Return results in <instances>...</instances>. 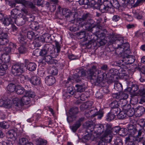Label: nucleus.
Segmentation results:
<instances>
[{
	"label": "nucleus",
	"mask_w": 145,
	"mask_h": 145,
	"mask_svg": "<svg viewBox=\"0 0 145 145\" xmlns=\"http://www.w3.org/2000/svg\"><path fill=\"white\" fill-rule=\"evenodd\" d=\"M25 65L22 63L16 64L13 65L12 67V72L15 75H19L24 71L25 69H28L30 71H33L36 69V65L34 62L29 63L27 59L25 60Z\"/></svg>",
	"instance_id": "obj_1"
},
{
	"label": "nucleus",
	"mask_w": 145,
	"mask_h": 145,
	"mask_svg": "<svg viewBox=\"0 0 145 145\" xmlns=\"http://www.w3.org/2000/svg\"><path fill=\"white\" fill-rule=\"evenodd\" d=\"M95 69L96 67L93 66L91 69L88 70L87 71V77L94 83L97 82L100 83L102 82L103 79V72L101 70H98V74L97 76H96V74L94 72L93 70V69Z\"/></svg>",
	"instance_id": "obj_2"
},
{
	"label": "nucleus",
	"mask_w": 145,
	"mask_h": 145,
	"mask_svg": "<svg viewBox=\"0 0 145 145\" xmlns=\"http://www.w3.org/2000/svg\"><path fill=\"white\" fill-rule=\"evenodd\" d=\"M12 101L13 104L18 108H21L24 105H27L29 104L30 102V99L25 94L21 99L17 97L12 99Z\"/></svg>",
	"instance_id": "obj_3"
},
{
	"label": "nucleus",
	"mask_w": 145,
	"mask_h": 145,
	"mask_svg": "<svg viewBox=\"0 0 145 145\" xmlns=\"http://www.w3.org/2000/svg\"><path fill=\"white\" fill-rule=\"evenodd\" d=\"M88 18V14H84L82 18H80V21L82 22H84L82 23V24H83V25H86V29L88 30V31H90L91 32L92 31V29L95 27L94 24L93 23V21L91 20H89L87 23H85L84 21Z\"/></svg>",
	"instance_id": "obj_4"
},
{
	"label": "nucleus",
	"mask_w": 145,
	"mask_h": 145,
	"mask_svg": "<svg viewBox=\"0 0 145 145\" xmlns=\"http://www.w3.org/2000/svg\"><path fill=\"white\" fill-rule=\"evenodd\" d=\"M104 126L102 124H97L95 125L94 128L95 131L94 134L96 135L94 136H96V137H101L103 135L105 132H104Z\"/></svg>",
	"instance_id": "obj_5"
},
{
	"label": "nucleus",
	"mask_w": 145,
	"mask_h": 145,
	"mask_svg": "<svg viewBox=\"0 0 145 145\" xmlns=\"http://www.w3.org/2000/svg\"><path fill=\"white\" fill-rule=\"evenodd\" d=\"M112 96L114 98H116L120 102H121V100H126L128 97V94L126 93L120 92L119 93H115L112 94Z\"/></svg>",
	"instance_id": "obj_6"
},
{
	"label": "nucleus",
	"mask_w": 145,
	"mask_h": 145,
	"mask_svg": "<svg viewBox=\"0 0 145 145\" xmlns=\"http://www.w3.org/2000/svg\"><path fill=\"white\" fill-rule=\"evenodd\" d=\"M17 3H20L26 7H29L32 8H34L35 6L32 3L25 1L24 0H14Z\"/></svg>",
	"instance_id": "obj_7"
},
{
	"label": "nucleus",
	"mask_w": 145,
	"mask_h": 145,
	"mask_svg": "<svg viewBox=\"0 0 145 145\" xmlns=\"http://www.w3.org/2000/svg\"><path fill=\"white\" fill-rule=\"evenodd\" d=\"M52 47V46L51 44H46L44 48L42 49L39 52L40 55L42 56H45L48 52L49 50H50Z\"/></svg>",
	"instance_id": "obj_8"
},
{
	"label": "nucleus",
	"mask_w": 145,
	"mask_h": 145,
	"mask_svg": "<svg viewBox=\"0 0 145 145\" xmlns=\"http://www.w3.org/2000/svg\"><path fill=\"white\" fill-rule=\"evenodd\" d=\"M29 81H30L32 84L34 85H39L40 82V78L37 76H33L31 78H29Z\"/></svg>",
	"instance_id": "obj_9"
},
{
	"label": "nucleus",
	"mask_w": 145,
	"mask_h": 145,
	"mask_svg": "<svg viewBox=\"0 0 145 145\" xmlns=\"http://www.w3.org/2000/svg\"><path fill=\"white\" fill-rule=\"evenodd\" d=\"M135 61V59L134 57L130 56H128L124 57L123 59L121 60L122 62H124L125 63L128 64H131L134 62Z\"/></svg>",
	"instance_id": "obj_10"
},
{
	"label": "nucleus",
	"mask_w": 145,
	"mask_h": 145,
	"mask_svg": "<svg viewBox=\"0 0 145 145\" xmlns=\"http://www.w3.org/2000/svg\"><path fill=\"white\" fill-rule=\"evenodd\" d=\"M45 82L48 85H52L55 82L54 77L52 76H46L45 78Z\"/></svg>",
	"instance_id": "obj_11"
},
{
	"label": "nucleus",
	"mask_w": 145,
	"mask_h": 145,
	"mask_svg": "<svg viewBox=\"0 0 145 145\" xmlns=\"http://www.w3.org/2000/svg\"><path fill=\"white\" fill-rule=\"evenodd\" d=\"M7 34L6 33H2L0 34V42L2 44H5L7 42Z\"/></svg>",
	"instance_id": "obj_12"
},
{
	"label": "nucleus",
	"mask_w": 145,
	"mask_h": 145,
	"mask_svg": "<svg viewBox=\"0 0 145 145\" xmlns=\"http://www.w3.org/2000/svg\"><path fill=\"white\" fill-rule=\"evenodd\" d=\"M135 114L138 116H141L145 111L144 108L142 106H140L135 108L134 110Z\"/></svg>",
	"instance_id": "obj_13"
},
{
	"label": "nucleus",
	"mask_w": 145,
	"mask_h": 145,
	"mask_svg": "<svg viewBox=\"0 0 145 145\" xmlns=\"http://www.w3.org/2000/svg\"><path fill=\"white\" fill-rule=\"evenodd\" d=\"M111 132L110 130L107 129L105 131L103 137L104 138H106L108 142L110 143L111 141L112 135H111Z\"/></svg>",
	"instance_id": "obj_14"
},
{
	"label": "nucleus",
	"mask_w": 145,
	"mask_h": 145,
	"mask_svg": "<svg viewBox=\"0 0 145 145\" xmlns=\"http://www.w3.org/2000/svg\"><path fill=\"white\" fill-rule=\"evenodd\" d=\"M84 118H80L76 123L71 127V129L72 131L74 132L81 125V122L83 120Z\"/></svg>",
	"instance_id": "obj_15"
},
{
	"label": "nucleus",
	"mask_w": 145,
	"mask_h": 145,
	"mask_svg": "<svg viewBox=\"0 0 145 145\" xmlns=\"http://www.w3.org/2000/svg\"><path fill=\"white\" fill-rule=\"evenodd\" d=\"M12 103V99H10L8 98L5 101L3 100L2 99H0V106H5L10 105V104L11 103Z\"/></svg>",
	"instance_id": "obj_16"
},
{
	"label": "nucleus",
	"mask_w": 145,
	"mask_h": 145,
	"mask_svg": "<svg viewBox=\"0 0 145 145\" xmlns=\"http://www.w3.org/2000/svg\"><path fill=\"white\" fill-rule=\"evenodd\" d=\"M7 136L8 137L13 139L15 140L16 137L17 136V134L15 131L13 129H12L9 131L7 133Z\"/></svg>",
	"instance_id": "obj_17"
},
{
	"label": "nucleus",
	"mask_w": 145,
	"mask_h": 145,
	"mask_svg": "<svg viewBox=\"0 0 145 145\" xmlns=\"http://www.w3.org/2000/svg\"><path fill=\"white\" fill-rule=\"evenodd\" d=\"M16 86L15 85L12 83H10L7 87V90L9 92L11 93L15 91Z\"/></svg>",
	"instance_id": "obj_18"
},
{
	"label": "nucleus",
	"mask_w": 145,
	"mask_h": 145,
	"mask_svg": "<svg viewBox=\"0 0 145 145\" xmlns=\"http://www.w3.org/2000/svg\"><path fill=\"white\" fill-rule=\"evenodd\" d=\"M98 7L97 9L99 8L100 10L102 13L105 12L107 11V10L109 9V7H106L105 5L102 4L101 5L99 4L98 5Z\"/></svg>",
	"instance_id": "obj_19"
},
{
	"label": "nucleus",
	"mask_w": 145,
	"mask_h": 145,
	"mask_svg": "<svg viewBox=\"0 0 145 145\" xmlns=\"http://www.w3.org/2000/svg\"><path fill=\"white\" fill-rule=\"evenodd\" d=\"M138 89V87L137 86H134L133 87H132V91L131 92V93L133 95L135 96H138L140 95V94H138L136 95V94L139 93H140V91L141 90H139L138 91H137Z\"/></svg>",
	"instance_id": "obj_20"
},
{
	"label": "nucleus",
	"mask_w": 145,
	"mask_h": 145,
	"mask_svg": "<svg viewBox=\"0 0 145 145\" xmlns=\"http://www.w3.org/2000/svg\"><path fill=\"white\" fill-rule=\"evenodd\" d=\"M15 91L18 94H22L25 91L24 88L20 86H16Z\"/></svg>",
	"instance_id": "obj_21"
},
{
	"label": "nucleus",
	"mask_w": 145,
	"mask_h": 145,
	"mask_svg": "<svg viewBox=\"0 0 145 145\" xmlns=\"http://www.w3.org/2000/svg\"><path fill=\"white\" fill-rule=\"evenodd\" d=\"M2 59L1 60L2 61V62L7 63L8 62L10 61L9 56L8 55L3 54L1 56Z\"/></svg>",
	"instance_id": "obj_22"
},
{
	"label": "nucleus",
	"mask_w": 145,
	"mask_h": 145,
	"mask_svg": "<svg viewBox=\"0 0 145 145\" xmlns=\"http://www.w3.org/2000/svg\"><path fill=\"white\" fill-rule=\"evenodd\" d=\"M116 114H113L112 112L108 113L106 115V119L108 121H110L114 120L116 117Z\"/></svg>",
	"instance_id": "obj_23"
},
{
	"label": "nucleus",
	"mask_w": 145,
	"mask_h": 145,
	"mask_svg": "<svg viewBox=\"0 0 145 145\" xmlns=\"http://www.w3.org/2000/svg\"><path fill=\"white\" fill-rule=\"evenodd\" d=\"M100 138V140L98 142L97 145H105V143L107 142V139L106 138H104L103 136V135L101 137H99Z\"/></svg>",
	"instance_id": "obj_24"
},
{
	"label": "nucleus",
	"mask_w": 145,
	"mask_h": 145,
	"mask_svg": "<svg viewBox=\"0 0 145 145\" xmlns=\"http://www.w3.org/2000/svg\"><path fill=\"white\" fill-rule=\"evenodd\" d=\"M71 12L70 10L68 9L64 8L62 10V14L65 17H67L69 16Z\"/></svg>",
	"instance_id": "obj_25"
},
{
	"label": "nucleus",
	"mask_w": 145,
	"mask_h": 145,
	"mask_svg": "<svg viewBox=\"0 0 145 145\" xmlns=\"http://www.w3.org/2000/svg\"><path fill=\"white\" fill-rule=\"evenodd\" d=\"M18 79H20L21 82L24 83L26 81H29V78L27 76H24L21 74L18 77Z\"/></svg>",
	"instance_id": "obj_26"
},
{
	"label": "nucleus",
	"mask_w": 145,
	"mask_h": 145,
	"mask_svg": "<svg viewBox=\"0 0 145 145\" xmlns=\"http://www.w3.org/2000/svg\"><path fill=\"white\" fill-rule=\"evenodd\" d=\"M3 23L6 26L12 23L11 18L9 17H5L3 20Z\"/></svg>",
	"instance_id": "obj_27"
},
{
	"label": "nucleus",
	"mask_w": 145,
	"mask_h": 145,
	"mask_svg": "<svg viewBox=\"0 0 145 145\" xmlns=\"http://www.w3.org/2000/svg\"><path fill=\"white\" fill-rule=\"evenodd\" d=\"M47 143L46 141L41 138L38 139L36 142L37 145H46Z\"/></svg>",
	"instance_id": "obj_28"
},
{
	"label": "nucleus",
	"mask_w": 145,
	"mask_h": 145,
	"mask_svg": "<svg viewBox=\"0 0 145 145\" xmlns=\"http://www.w3.org/2000/svg\"><path fill=\"white\" fill-rule=\"evenodd\" d=\"M49 72L53 75H56L57 74L58 70L56 67H53L49 70Z\"/></svg>",
	"instance_id": "obj_29"
},
{
	"label": "nucleus",
	"mask_w": 145,
	"mask_h": 145,
	"mask_svg": "<svg viewBox=\"0 0 145 145\" xmlns=\"http://www.w3.org/2000/svg\"><path fill=\"white\" fill-rule=\"evenodd\" d=\"M27 20V18L25 16H24L22 18L18 19L17 21L19 22L20 25H22L25 24V22Z\"/></svg>",
	"instance_id": "obj_30"
},
{
	"label": "nucleus",
	"mask_w": 145,
	"mask_h": 145,
	"mask_svg": "<svg viewBox=\"0 0 145 145\" xmlns=\"http://www.w3.org/2000/svg\"><path fill=\"white\" fill-rule=\"evenodd\" d=\"M126 116V113L123 111H122L119 112L118 114V117L119 119H123L125 118Z\"/></svg>",
	"instance_id": "obj_31"
},
{
	"label": "nucleus",
	"mask_w": 145,
	"mask_h": 145,
	"mask_svg": "<svg viewBox=\"0 0 145 145\" xmlns=\"http://www.w3.org/2000/svg\"><path fill=\"white\" fill-rule=\"evenodd\" d=\"M67 91L70 94L72 95L74 94L75 92V88L73 86H70L67 88Z\"/></svg>",
	"instance_id": "obj_32"
},
{
	"label": "nucleus",
	"mask_w": 145,
	"mask_h": 145,
	"mask_svg": "<svg viewBox=\"0 0 145 145\" xmlns=\"http://www.w3.org/2000/svg\"><path fill=\"white\" fill-rule=\"evenodd\" d=\"M134 109L133 108H130L126 112V115L129 117L132 116L134 114H135Z\"/></svg>",
	"instance_id": "obj_33"
},
{
	"label": "nucleus",
	"mask_w": 145,
	"mask_h": 145,
	"mask_svg": "<svg viewBox=\"0 0 145 145\" xmlns=\"http://www.w3.org/2000/svg\"><path fill=\"white\" fill-rule=\"evenodd\" d=\"M92 105V102L91 101H88L86 102L84 104L82 105V107L85 109H87L90 108Z\"/></svg>",
	"instance_id": "obj_34"
},
{
	"label": "nucleus",
	"mask_w": 145,
	"mask_h": 145,
	"mask_svg": "<svg viewBox=\"0 0 145 145\" xmlns=\"http://www.w3.org/2000/svg\"><path fill=\"white\" fill-rule=\"evenodd\" d=\"M78 112V109L77 107L71 108L69 110V114L71 115L75 114Z\"/></svg>",
	"instance_id": "obj_35"
},
{
	"label": "nucleus",
	"mask_w": 145,
	"mask_h": 145,
	"mask_svg": "<svg viewBox=\"0 0 145 145\" xmlns=\"http://www.w3.org/2000/svg\"><path fill=\"white\" fill-rule=\"evenodd\" d=\"M87 5H89L91 7H94L95 8H97V5H99V4L97 3L94 0H92L89 2Z\"/></svg>",
	"instance_id": "obj_36"
},
{
	"label": "nucleus",
	"mask_w": 145,
	"mask_h": 145,
	"mask_svg": "<svg viewBox=\"0 0 145 145\" xmlns=\"http://www.w3.org/2000/svg\"><path fill=\"white\" fill-rule=\"evenodd\" d=\"M18 11V10L17 9H13L11 12V17L14 18V21H15V22L16 21H15V19L16 17V15L17 14Z\"/></svg>",
	"instance_id": "obj_37"
},
{
	"label": "nucleus",
	"mask_w": 145,
	"mask_h": 145,
	"mask_svg": "<svg viewBox=\"0 0 145 145\" xmlns=\"http://www.w3.org/2000/svg\"><path fill=\"white\" fill-rule=\"evenodd\" d=\"M97 110L95 108L93 107L90 110L89 114L91 116H94L97 114Z\"/></svg>",
	"instance_id": "obj_38"
},
{
	"label": "nucleus",
	"mask_w": 145,
	"mask_h": 145,
	"mask_svg": "<svg viewBox=\"0 0 145 145\" xmlns=\"http://www.w3.org/2000/svg\"><path fill=\"white\" fill-rule=\"evenodd\" d=\"M110 106L111 108H114L120 106V105L117 101H114L110 103Z\"/></svg>",
	"instance_id": "obj_39"
},
{
	"label": "nucleus",
	"mask_w": 145,
	"mask_h": 145,
	"mask_svg": "<svg viewBox=\"0 0 145 145\" xmlns=\"http://www.w3.org/2000/svg\"><path fill=\"white\" fill-rule=\"evenodd\" d=\"M94 137L91 134L89 133L84 137V138L86 140H90L91 141L93 139Z\"/></svg>",
	"instance_id": "obj_40"
},
{
	"label": "nucleus",
	"mask_w": 145,
	"mask_h": 145,
	"mask_svg": "<svg viewBox=\"0 0 145 145\" xmlns=\"http://www.w3.org/2000/svg\"><path fill=\"white\" fill-rule=\"evenodd\" d=\"M27 141V139L25 138H22L19 139V143L21 145H25Z\"/></svg>",
	"instance_id": "obj_41"
},
{
	"label": "nucleus",
	"mask_w": 145,
	"mask_h": 145,
	"mask_svg": "<svg viewBox=\"0 0 145 145\" xmlns=\"http://www.w3.org/2000/svg\"><path fill=\"white\" fill-rule=\"evenodd\" d=\"M75 86L77 88L76 91L78 92H81L85 90L84 88L81 85L77 84Z\"/></svg>",
	"instance_id": "obj_42"
},
{
	"label": "nucleus",
	"mask_w": 145,
	"mask_h": 145,
	"mask_svg": "<svg viewBox=\"0 0 145 145\" xmlns=\"http://www.w3.org/2000/svg\"><path fill=\"white\" fill-rule=\"evenodd\" d=\"M25 94L29 98H34L35 96V93L33 92L29 91H25Z\"/></svg>",
	"instance_id": "obj_43"
},
{
	"label": "nucleus",
	"mask_w": 145,
	"mask_h": 145,
	"mask_svg": "<svg viewBox=\"0 0 145 145\" xmlns=\"http://www.w3.org/2000/svg\"><path fill=\"white\" fill-rule=\"evenodd\" d=\"M120 109L118 107H117L111 108V112H112L113 114H116V115H117L118 112L120 111Z\"/></svg>",
	"instance_id": "obj_44"
},
{
	"label": "nucleus",
	"mask_w": 145,
	"mask_h": 145,
	"mask_svg": "<svg viewBox=\"0 0 145 145\" xmlns=\"http://www.w3.org/2000/svg\"><path fill=\"white\" fill-rule=\"evenodd\" d=\"M114 88L118 91H120L122 90V85L120 83H118L115 84Z\"/></svg>",
	"instance_id": "obj_45"
},
{
	"label": "nucleus",
	"mask_w": 145,
	"mask_h": 145,
	"mask_svg": "<svg viewBox=\"0 0 145 145\" xmlns=\"http://www.w3.org/2000/svg\"><path fill=\"white\" fill-rule=\"evenodd\" d=\"M135 0H122L123 2H122V3L123 5H126L128 3L131 4H133L135 2Z\"/></svg>",
	"instance_id": "obj_46"
},
{
	"label": "nucleus",
	"mask_w": 145,
	"mask_h": 145,
	"mask_svg": "<svg viewBox=\"0 0 145 145\" xmlns=\"http://www.w3.org/2000/svg\"><path fill=\"white\" fill-rule=\"evenodd\" d=\"M18 50L20 53H24L26 52V49L24 46H20Z\"/></svg>",
	"instance_id": "obj_47"
},
{
	"label": "nucleus",
	"mask_w": 145,
	"mask_h": 145,
	"mask_svg": "<svg viewBox=\"0 0 145 145\" xmlns=\"http://www.w3.org/2000/svg\"><path fill=\"white\" fill-rule=\"evenodd\" d=\"M1 49L3 50H1V51H2L3 52H5L7 53H9L11 50V49L9 47H5L4 45H3V48H2Z\"/></svg>",
	"instance_id": "obj_48"
},
{
	"label": "nucleus",
	"mask_w": 145,
	"mask_h": 145,
	"mask_svg": "<svg viewBox=\"0 0 145 145\" xmlns=\"http://www.w3.org/2000/svg\"><path fill=\"white\" fill-rule=\"evenodd\" d=\"M2 65H0V75H2V74H1V71L7 69L8 68V66L7 65L5 64H2Z\"/></svg>",
	"instance_id": "obj_49"
},
{
	"label": "nucleus",
	"mask_w": 145,
	"mask_h": 145,
	"mask_svg": "<svg viewBox=\"0 0 145 145\" xmlns=\"http://www.w3.org/2000/svg\"><path fill=\"white\" fill-rule=\"evenodd\" d=\"M34 35V33L32 31H29L27 34V38L30 39H32Z\"/></svg>",
	"instance_id": "obj_50"
},
{
	"label": "nucleus",
	"mask_w": 145,
	"mask_h": 145,
	"mask_svg": "<svg viewBox=\"0 0 145 145\" xmlns=\"http://www.w3.org/2000/svg\"><path fill=\"white\" fill-rule=\"evenodd\" d=\"M32 24V27L33 29L35 30H37L39 29V24L37 22H33Z\"/></svg>",
	"instance_id": "obj_51"
},
{
	"label": "nucleus",
	"mask_w": 145,
	"mask_h": 145,
	"mask_svg": "<svg viewBox=\"0 0 145 145\" xmlns=\"http://www.w3.org/2000/svg\"><path fill=\"white\" fill-rule=\"evenodd\" d=\"M73 78L77 82H79L81 80L80 77H79V75L77 74H75Z\"/></svg>",
	"instance_id": "obj_52"
},
{
	"label": "nucleus",
	"mask_w": 145,
	"mask_h": 145,
	"mask_svg": "<svg viewBox=\"0 0 145 145\" xmlns=\"http://www.w3.org/2000/svg\"><path fill=\"white\" fill-rule=\"evenodd\" d=\"M134 16L137 19H140L142 18V16L140 13H138L135 12H134Z\"/></svg>",
	"instance_id": "obj_53"
},
{
	"label": "nucleus",
	"mask_w": 145,
	"mask_h": 145,
	"mask_svg": "<svg viewBox=\"0 0 145 145\" xmlns=\"http://www.w3.org/2000/svg\"><path fill=\"white\" fill-rule=\"evenodd\" d=\"M118 102H119V104L120 105V107H121L122 108L124 106L128 104L127 103L126 100L121 101V102H120V101H118Z\"/></svg>",
	"instance_id": "obj_54"
},
{
	"label": "nucleus",
	"mask_w": 145,
	"mask_h": 145,
	"mask_svg": "<svg viewBox=\"0 0 145 145\" xmlns=\"http://www.w3.org/2000/svg\"><path fill=\"white\" fill-rule=\"evenodd\" d=\"M79 3L80 5H87L88 3V0H79Z\"/></svg>",
	"instance_id": "obj_55"
},
{
	"label": "nucleus",
	"mask_w": 145,
	"mask_h": 145,
	"mask_svg": "<svg viewBox=\"0 0 145 145\" xmlns=\"http://www.w3.org/2000/svg\"><path fill=\"white\" fill-rule=\"evenodd\" d=\"M45 35H42L40 36L38 38V39L40 41L42 42H44L45 41Z\"/></svg>",
	"instance_id": "obj_56"
},
{
	"label": "nucleus",
	"mask_w": 145,
	"mask_h": 145,
	"mask_svg": "<svg viewBox=\"0 0 145 145\" xmlns=\"http://www.w3.org/2000/svg\"><path fill=\"white\" fill-rule=\"evenodd\" d=\"M35 3H36L38 5H41L44 2V0H34Z\"/></svg>",
	"instance_id": "obj_57"
},
{
	"label": "nucleus",
	"mask_w": 145,
	"mask_h": 145,
	"mask_svg": "<svg viewBox=\"0 0 145 145\" xmlns=\"http://www.w3.org/2000/svg\"><path fill=\"white\" fill-rule=\"evenodd\" d=\"M78 35L80 36L79 37L81 39L83 38H85L86 37V33L84 31H82L79 32L78 33Z\"/></svg>",
	"instance_id": "obj_58"
},
{
	"label": "nucleus",
	"mask_w": 145,
	"mask_h": 145,
	"mask_svg": "<svg viewBox=\"0 0 145 145\" xmlns=\"http://www.w3.org/2000/svg\"><path fill=\"white\" fill-rule=\"evenodd\" d=\"M130 105L129 104H127L124 106L122 108L123 111L125 112L130 108Z\"/></svg>",
	"instance_id": "obj_59"
},
{
	"label": "nucleus",
	"mask_w": 145,
	"mask_h": 145,
	"mask_svg": "<svg viewBox=\"0 0 145 145\" xmlns=\"http://www.w3.org/2000/svg\"><path fill=\"white\" fill-rule=\"evenodd\" d=\"M52 59V57L49 55L45 56L43 58V59L46 62H49Z\"/></svg>",
	"instance_id": "obj_60"
},
{
	"label": "nucleus",
	"mask_w": 145,
	"mask_h": 145,
	"mask_svg": "<svg viewBox=\"0 0 145 145\" xmlns=\"http://www.w3.org/2000/svg\"><path fill=\"white\" fill-rule=\"evenodd\" d=\"M120 19V17L119 16L117 15H114L112 18V20L114 21L117 22Z\"/></svg>",
	"instance_id": "obj_61"
},
{
	"label": "nucleus",
	"mask_w": 145,
	"mask_h": 145,
	"mask_svg": "<svg viewBox=\"0 0 145 145\" xmlns=\"http://www.w3.org/2000/svg\"><path fill=\"white\" fill-rule=\"evenodd\" d=\"M120 127L118 126H116L114 127L112 129V132H115L116 133L118 132L119 131H120Z\"/></svg>",
	"instance_id": "obj_62"
},
{
	"label": "nucleus",
	"mask_w": 145,
	"mask_h": 145,
	"mask_svg": "<svg viewBox=\"0 0 145 145\" xmlns=\"http://www.w3.org/2000/svg\"><path fill=\"white\" fill-rule=\"evenodd\" d=\"M97 115H98V118L99 119H101L103 116V113L101 111H99V112H97Z\"/></svg>",
	"instance_id": "obj_63"
},
{
	"label": "nucleus",
	"mask_w": 145,
	"mask_h": 145,
	"mask_svg": "<svg viewBox=\"0 0 145 145\" xmlns=\"http://www.w3.org/2000/svg\"><path fill=\"white\" fill-rule=\"evenodd\" d=\"M9 47L11 49V48L14 49L16 48V45L15 44L11 42L9 45Z\"/></svg>",
	"instance_id": "obj_64"
}]
</instances>
